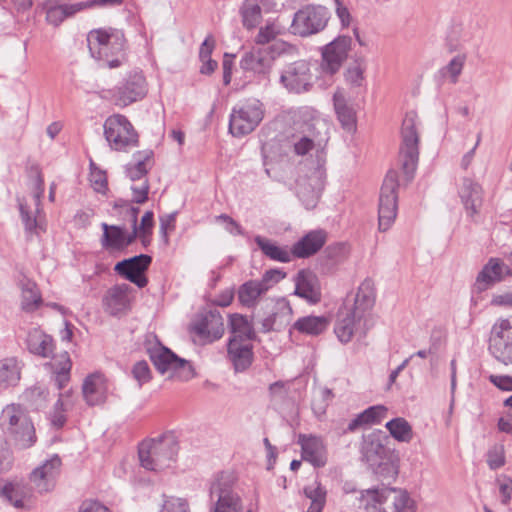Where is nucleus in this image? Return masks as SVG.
Instances as JSON below:
<instances>
[{
  "label": "nucleus",
  "instance_id": "37998d69",
  "mask_svg": "<svg viewBox=\"0 0 512 512\" xmlns=\"http://www.w3.org/2000/svg\"><path fill=\"white\" fill-rule=\"evenodd\" d=\"M20 377L21 367L16 358H5L0 361V388L16 386Z\"/></svg>",
  "mask_w": 512,
  "mask_h": 512
},
{
  "label": "nucleus",
  "instance_id": "a211bd4d",
  "mask_svg": "<svg viewBox=\"0 0 512 512\" xmlns=\"http://www.w3.org/2000/svg\"><path fill=\"white\" fill-rule=\"evenodd\" d=\"M151 262V256L140 254L118 262L114 270L137 287L144 288L148 284L145 272L148 270Z\"/></svg>",
  "mask_w": 512,
  "mask_h": 512
},
{
  "label": "nucleus",
  "instance_id": "79ce46f5",
  "mask_svg": "<svg viewBox=\"0 0 512 512\" xmlns=\"http://www.w3.org/2000/svg\"><path fill=\"white\" fill-rule=\"evenodd\" d=\"M102 245L105 248L121 249L132 243L131 233L127 234L121 226H102Z\"/></svg>",
  "mask_w": 512,
  "mask_h": 512
},
{
  "label": "nucleus",
  "instance_id": "1a4fd4ad",
  "mask_svg": "<svg viewBox=\"0 0 512 512\" xmlns=\"http://www.w3.org/2000/svg\"><path fill=\"white\" fill-rule=\"evenodd\" d=\"M419 142L415 116L407 114L402 122L400 147L402 170L407 181L414 178L419 160Z\"/></svg>",
  "mask_w": 512,
  "mask_h": 512
},
{
  "label": "nucleus",
  "instance_id": "c756f323",
  "mask_svg": "<svg viewBox=\"0 0 512 512\" xmlns=\"http://www.w3.org/2000/svg\"><path fill=\"white\" fill-rule=\"evenodd\" d=\"M131 287L128 284H117L109 288L103 297V307L112 316L124 312L129 305L128 292Z\"/></svg>",
  "mask_w": 512,
  "mask_h": 512
},
{
  "label": "nucleus",
  "instance_id": "20e7f679",
  "mask_svg": "<svg viewBox=\"0 0 512 512\" xmlns=\"http://www.w3.org/2000/svg\"><path fill=\"white\" fill-rule=\"evenodd\" d=\"M331 19L330 10L323 5L307 4L294 13L290 31L302 38L325 30Z\"/></svg>",
  "mask_w": 512,
  "mask_h": 512
},
{
  "label": "nucleus",
  "instance_id": "774afa93",
  "mask_svg": "<svg viewBox=\"0 0 512 512\" xmlns=\"http://www.w3.org/2000/svg\"><path fill=\"white\" fill-rule=\"evenodd\" d=\"M78 512H111L110 509L102 502L93 499L84 500L79 508Z\"/></svg>",
  "mask_w": 512,
  "mask_h": 512
},
{
  "label": "nucleus",
  "instance_id": "f3484780",
  "mask_svg": "<svg viewBox=\"0 0 512 512\" xmlns=\"http://www.w3.org/2000/svg\"><path fill=\"white\" fill-rule=\"evenodd\" d=\"M192 331L205 343H212L224 334V321L216 308L200 313L192 324Z\"/></svg>",
  "mask_w": 512,
  "mask_h": 512
},
{
  "label": "nucleus",
  "instance_id": "473e14b6",
  "mask_svg": "<svg viewBox=\"0 0 512 512\" xmlns=\"http://www.w3.org/2000/svg\"><path fill=\"white\" fill-rule=\"evenodd\" d=\"M154 151L152 149L139 150L133 153V158L136 160L134 164L128 163L125 165V174L133 182L146 177L152 168Z\"/></svg>",
  "mask_w": 512,
  "mask_h": 512
},
{
  "label": "nucleus",
  "instance_id": "4c0bfd02",
  "mask_svg": "<svg viewBox=\"0 0 512 512\" xmlns=\"http://www.w3.org/2000/svg\"><path fill=\"white\" fill-rule=\"evenodd\" d=\"M291 315L292 309L289 303L286 301L278 302L276 309L262 320L261 331L263 333H268L272 330H279L285 322L289 321Z\"/></svg>",
  "mask_w": 512,
  "mask_h": 512
},
{
  "label": "nucleus",
  "instance_id": "f704fd0d",
  "mask_svg": "<svg viewBox=\"0 0 512 512\" xmlns=\"http://www.w3.org/2000/svg\"><path fill=\"white\" fill-rule=\"evenodd\" d=\"M228 328L231 333L230 338L237 341L250 342L256 338L253 324L244 315L238 313L229 315Z\"/></svg>",
  "mask_w": 512,
  "mask_h": 512
},
{
  "label": "nucleus",
  "instance_id": "aec40b11",
  "mask_svg": "<svg viewBox=\"0 0 512 512\" xmlns=\"http://www.w3.org/2000/svg\"><path fill=\"white\" fill-rule=\"evenodd\" d=\"M291 119L293 129L302 134L320 137L321 131L326 129V123L320 117L319 112L308 106L299 107L295 110Z\"/></svg>",
  "mask_w": 512,
  "mask_h": 512
},
{
  "label": "nucleus",
  "instance_id": "c9c22d12",
  "mask_svg": "<svg viewBox=\"0 0 512 512\" xmlns=\"http://www.w3.org/2000/svg\"><path fill=\"white\" fill-rule=\"evenodd\" d=\"M387 409L382 405L370 406L352 419L344 433L354 432L357 429L371 424H379L386 415Z\"/></svg>",
  "mask_w": 512,
  "mask_h": 512
},
{
  "label": "nucleus",
  "instance_id": "a19ab883",
  "mask_svg": "<svg viewBox=\"0 0 512 512\" xmlns=\"http://www.w3.org/2000/svg\"><path fill=\"white\" fill-rule=\"evenodd\" d=\"M387 492L389 512H415V503L407 491L388 487Z\"/></svg>",
  "mask_w": 512,
  "mask_h": 512
},
{
  "label": "nucleus",
  "instance_id": "c85d7f7f",
  "mask_svg": "<svg viewBox=\"0 0 512 512\" xmlns=\"http://www.w3.org/2000/svg\"><path fill=\"white\" fill-rule=\"evenodd\" d=\"M0 425L4 433L18 434L15 425H22L27 433L32 432V422L25 410L18 404L7 405L0 415Z\"/></svg>",
  "mask_w": 512,
  "mask_h": 512
},
{
  "label": "nucleus",
  "instance_id": "864d4df0",
  "mask_svg": "<svg viewBox=\"0 0 512 512\" xmlns=\"http://www.w3.org/2000/svg\"><path fill=\"white\" fill-rule=\"evenodd\" d=\"M71 367L72 362L70 360L69 354L64 352L60 355V361L55 369L54 382L59 390L63 389L68 384L70 380Z\"/></svg>",
  "mask_w": 512,
  "mask_h": 512
},
{
  "label": "nucleus",
  "instance_id": "69168bd1",
  "mask_svg": "<svg viewBox=\"0 0 512 512\" xmlns=\"http://www.w3.org/2000/svg\"><path fill=\"white\" fill-rule=\"evenodd\" d=\"M45 12L46 20L54 26H59L65 20L57 2L47 3L45 5Z\"/></svg>",
  "mask_w": 512,
  "mask_h": 512
},
{
  "label": "nucleus",
  "instance_id": "bf43d9fd",
  "mask_svg": "<svg viewBox=\"0 0 512 512\" xmlns=\"http://www.w3.org/2000/svg\"><path fill=\"white\" fill-rule=\"evenodd\" d=\"M160 512H189V505L185 499L165 497Z\"/></svg>",
  "mask_w": 512,
  "mask_h": 512
},
{
  "label": "nucleus",
  "instance_id": "2eb2a0df",
  "mask_svg": "<svg viewBox=\"0 0 512 512\" xmlns=\"http://www.w3.org/2000/svg\"><path fill=\"white\" fill-rule=\"evenodd\" d=\"M148 92L146 78L141 71L129 72L113 89L115 104L126 107L142 100Z\"/></svg>",
  "mask_w": 512,
  "mask_h": 512
},
{
  "label": "nucleus",
  "instance_id": "5701e85b",
  "mask_svg": "<svg viewBox=\"0 0 512 512\" xmlns=\"http://www.w3.org/2000/svg\"><path fill=\"white\" fill-rule=\"evenodd\" d=\"M61 464V458L55 454L31 472L30 481L39 492H48L53 489Z\"/></svg>",
  "mask_w": 512,
  "mask_h": 512
},
{
  "label": "nucleus",
  "instance_id": "f03ea898",
  "mask_svg": "<svg viewBox=\"0 0 512 512\" xmlns=\"http://www.w3.org/2000/svg\"><path fill=\"white\" fill-rule=\"evenodd\" d=\"M291 49L292 45L288 42L277 39L266 47L252 48L245 52L240 59L239 66L246 77L249 74L258 82L268 83L275 59Z\"/></svg>",
  "mask_w": 512,
  "mask_h": 512
},
{
  "label": "nucleus",
  "instance_id": "a18cd8bd",
  "mask_svg": "<svg viewBox=\"0 0 512 512\" xmlns=\"http://www.w3.org/2000/svg\"><path fill=\"white\" fill-rule=\"evenodd\" d=\"M255 243L262 251V253L271 260L288 263L292 259L291 251L289 252L287 249L276 245L265 237L256 236Z\"/></svg>",
  "mask_w": 512,
  "mask_h": 512
},
{
  "label": "nucleus",
  "instance_id": "f8f14e48",
  "mask_svg": "<svg viewBox=\"0 0 512 512\" xmlns=\"http://www.w3.org/2000/svg\"><path fill=\"white\" fill-rule=\"evenodd\" d=\"M353 40L349 35H338L320 48L322 71L330 76L339 72L352 49Z\"/></svg>",
  "mask_w": 512,
  "mask_h": 512
},
{
  "label": "nucleus",
  "instance_id": "4be33fe9",
  "mask_svg": "<svg viewBox=\"0 0 512 512\" xmlns=\"http://www.w3.org/2000/svg\"><path fill=\"white\" fill-rule=\"evenodd\" d=\"M298 444L301 446L302 460L309 462L315 468H321L327 464V448L320 437L299 434Z\"/></svg>",
  "mask_w": 512,
  "mask_h": 512
},
{
  "label": "nucleus",
  "instance_id": "423d86ee",
  "mask_svg": "<svg viewBox=\"0 0 512 512\" xmlns=\"http://www.w3.org/2000/svg\"><path fill=\"white\" fill-rule=\"evenodd\" d=\"M103 128L105 139L115 151L126 152L130 147L139 146V134L125 115L109 116Z\"/></svg>",
  "mask_w": 512,
  "mask_h": 512
},
{
  "label": "nucleus",
  "instance_id": "393cba45",
  "mask_svg": "<svg viewBox=\"0 0 512 512\" xmlns=\"http://www.w3.org/2000/svg\"><path fill=\"white\" fill-rule=\"evenodd\" d=\"M387 437L382 432H373L364 437L361 448V459L368 466H375L377 461L390 456L389 449L385 446L384 440Z\"/></svg>",
  "mask_w": 512,
  "mask_h": 512
},
{
  "label": "nucleus",
  "instance_id": "7c9ffc66",
  "mask_svg": "<svg viewBox=\"0 0 512 512\" xmlns=\"http://www.w3.org/2000/svg\"><path fill=\"white\" fill-rule=\"evenodd\" d=\"M333 107L336 118L346 132H355L357 129V114L353 106L348 104L345 95L337 90L333 94Z\"/></svg>",
  "mask_w": 512,
  "mask_h": 512
},
{
  "label": "nucleus",
  "instance_id": "39448f33",
  "mask_svg": "<svg viewBox=\"0 0 512 512\" xmlns=\"http://www.w3.org/2000/svg\"><path fill=\"white\" fill-rule=\"evenodd\" d=\"M88 47L93 57H124L126 38L122 30L116 28H99L91 30L87 36Z\"/></svg>",
  "mask_w": 512,
  "mask_h": 512
},
{
  "label": "nucleus",
  "instance_id": "58836bf2",
  "mask_svg": "<svg viewBox=\"0 0 512 512\" xmlns=\"http://www.w3.org/2000/svg\"><path fill=\"white\" fill-rule=\"evenodd\" d=\"M267 291L265 284L259 280H249L239 286L238 300L242 306L252 308L256 305L258 298Z\"/></svg>",
  "mask_w": 512,
  "mask_h": 512
},
{
  "label": "nucleus",
  "instance_id": "412c9836",
  "mask_svg": "<svg viewBox=\"0 0 512 512\" xmlns=\"http://www.w3.org/2000/svg\"><path fill=\"white\" fill-rule=\"evenodd\" d=\"M328 233L321 228L311 230L291 247V254L298 259H307L317 254L326 244Z\"/></svg>",
  "mask_w": 512,
  "mask_h": 512
},
{
  "label": "nucleus",
  "instance_id": "7ed1b4c3",
  "mask_svg": "<svg viewBox=\"0 0 512 512\" xmlns=\"http://www.w3.org/2000/svg\"><path fill=\"white\" fill-rule=\"evenodd\" d=\"M178 441L172 434L142 441L138 447V456L143 468L161 471L175 462L178 454Z\"/></svg>",
  "mask_w": 512,
  "mask_h": 512
},
{
  "label": "nucleus",
  "instance_id": "c03bdc74",
  "mask_svg": "<svg viewBox=\"0 0 512 512\" xmlns=\"http://www.w3.org/2000/svg\"><path fill=\"white\" fill-rule=\"evenodd\" d=\"M239 15L243 27L247 30L255 29L263 19L261 6L251 0H244L239 8Z\"/></svg>",
  "mask_w": 512,
  "mask_h": 512
},
{
  "label": "nucleus",
  "instance_id": "a878e982",
  "mask_svg": "<svg viewBox=\"0 0 512 512\" xmlns=\"http://www.w3.org/2000/svg\"><path fill=\"white\" fill-rule=\"evenodd\" d=\"M507 264L499 258H490L478 273L473 291L482 292L496 282H500L506 275Z\"/></svg>",
  "mask_w": 512,
  "mask_h": 512
},
{
  "label": "nucleus",
  "instance_id": "6e6552de",
  "mask_svg": "<svg viewBox=\"0 0 512 512\" xmlns=\"http://www.w3.org/2000/svg\"><path fill=\"white\" fill-rule=\"evenodd\" d=\"M488 352L497 362L512 365V316L495 320L489 332Z\"/></svg>",
  "mask_w": 512,
  "mask_h": 512
},
{
  "label": "nucleus",
  "instance_id": "ddd939ff",
  "mask_svg": "<svg viewBox=\"0 0 512 512\" xmlns=\"http://www.w3.org/2000/svg\"><path fill=\"white\" fill-rule=\"evenodd\" d=\"M147 353L157 371L164 374L168 371L174 373L183 370V378L190 379L194 376V369L187 360L177 356L172 350L162 345L159 341L147 347Z\"/></svg>",
  "mask_w": 512,
  "mask_h": 512
},
{
  "label": "nucleus",
  "instance_id": "3c124183",
  "mask_svg": "<svg viewBox=\"0 0 512 512\" xmlns=\"http://www.w3.org/2000/svg\"><path fill=\"white\" fill-rule=\"evenodd\" d=\"M385 427L397 441L409 442L413 437L412 427L404 418H394L388 421Z\"/></svg>",
  "mask_w": 512,
  "mask_h": 512
},
{
  "label": "nucleus",
  "instance_id": "09e8293b",
  "mask_svg": "<svg viewBox=\"0 0 512 512\" xmlns=\"http://www.w3.org/2000/svg\"><path fill=\"white\" fill-rule=\"evenodd\" d=\"M303 492L311 500L307 512H322L326 503L327 492L321 483L315 481L313 484L305 486Z\"/></svg>",
  "mask_w": 512,
  "mask_h": 512
},
{
  "label": "nucleus",
  "instance_id": "bb28decb",
  "mask_svg": "<svg viewBox=\"0 0 512 512\" xmlns=\"http://www.w3.org/2000/svg\"><path fill=\"white\" fill-rule=\"evenodd\" d=\"M227 355L235 371L243 372L247 370L253 362V345L247 341H237L234 338H229Z\"/></svg>",
  "mask_w": 512,
  "mask_h": 512
},
{
  "label": "nucleus",
  "instance_id": "9b49d317",
  "mask_svg": "<svg viewBox=\"0 0 512 512\" xmlns=\"http://www.w3.org/2000/svg\"><path fill=\"white\" fill-rule=\"evenodd\" d=\"M234 478L228 473H221L210 487V496L217 498L211 512H243L242 501L233 489Z\"/></svg>",
  "mask_w": 512,
  "mask_h": 512
},
{
  "label": "nucleus",
  "instance_id": "13d9d810",
  "mask_svg": "<svg viewBox=\"0 0 512 512\" xmlns=\"http://www.w3.org/2000/svg\"><path fill=\"white\" fill-rule=\"evenodd\" d=\"M357 64L349 66L344 72L345 81L352 87H360L364 81V68L360 66L358 60L355 61Z\"/></svg>",
  "mask_w": 512,
  "mask_h": 512
},
{
  "label": "nucleus",
  "instance_id": "680f3d73",
  "mask_svg": "<svg viewBox=\"0 0 512 512\" xmlns=\"http://www.w3.org/2000/svg\"><path fill=\"white\" fill-rule=\"evenodd\" d=\"M466 57L464 55H457L451 59V61L445 66V70L451 76V82L455 84L458 81V77L462 72Z\"/></svg>",
  "mask_w": 512,
  "mask_h": 512
},
{
  "label": "nucleus",
  "instance_id": "8fccbe9b",
  "mask_svg": "<svg viewBox=\"0 0 512 512\" xmlns=\"http://www.w3.org/2000/svg\"><path fill=\"white\" fill-rule=\"evenodd\" d=\"M73 392L69 390L65 393H61L57 402L55 403L54 412L52 415V425L56 428H61L67 421V418L64 414L70 407L73 406Z\"/></svg>",
  "mask_w": 512,
  "mask_h": 512
},
{
  "label": "nucleus",
  "instance_id": "052dcab7",
  "mask_svg": "<svg viewBox=\"0 0 512 512\" xmlns=\"http://www.w3.org/2000/svg\"><path fill=\"white\" fill-rule=\"evenodd\" d=\"M275 26L273 23H267L265 26L260 27L258 34L255 37V43L258 45L269 44L276 38Z\"/></svg>",
  "mask_w": 512,
  "mask_h": 512
},
{
  "label": "nucleus",
  "instance_id": "603ef678",
  "mask_svg": "<svg viewBox=\"0 0 512 512\" xmlns=\"http://www.w3.org/2000/svg\"><path fill=\"white\" fill-rule=\"evenodd\" d=\"M368 467L381 481H388V483H390V480H395L398 474L397 466L392 461L391 455L377 461L375 466Z\"/></svg>",
  "mask_w": 512,
  "mask_h": 512
},
{
  "label": "nucleus",
  "instance_id": "5fc2aeb1",
  "mask_svg": "<svg viewBox=\"0 0 512 512\" xmlns=\"http://www.w3.org/2000/svg\"><path fill=\"white\" fill-rule=\"evenodd\" d=\"M15 430L18 434L14 433H4L6 437L14 443L16 447L19 449H26L31 447L36 441L35 429L32 425V432L26 434V430L22 427V425H15Z\"/></svg>",
  "mask_w": 512,
  "mask_h": 512
},
{
  "label": "nucleus",
  "instance_id": "e433bc0d",
  "mask_svg": "<svg viewBox=\"0 0 512 512\" xmlns=\"http://www.w3.org/2000/svg\"><path fill=\"white\" fill-rule=\"evenodd\" d=\"M21 289V308L25 312H34L42 304L41 293L36 283L28 278L19 282Z\"/></svg>",
  "mask_w": 512,
  "mask_h": 512
},
{
  "label": "nucleus",
  "instance_id": "338daca9",
  "mask_svg": "<svg viewBox=\"0 0 512 512\" xmlns=\"http://www.w3.org/2000/svg\"><path fill=\"white\" fill-rule=\"evenodd\" d=\"M26 398L33 402V405L36 408H40L43 406V403L46 401V397L48 395V392L40 387H33L29 391L25 393Z\"/></svg>",
  "mask_w": 512,
  "mask_h": 512
},
{
  "label": "nucleus",
  "instance_id": "4d7b16f0",
  "mask_svg": "<svg viewBox=\"0 0 512 512\" xmlns=\"http://www.w3.org/2000/svg\"><path fill=\"white\" fill-rule=\"evenodd\" d=\"M131 373L139 387H142L152 379L151 369L145 360L136 362L132 367Z\"/></svg>",
  "mask_w": 512,
  "mask_h": 512
},
{
  "label": "nucleus",
  "instance_id": "cd10ccee",
  "mask_svg": "<svg viewBox=\"0 0 512 512\" xmlns=\"http://www.w3.org/2000/svg\"><path fill=\"white\" fill-rule=\"evenodd\" d=\"M107 380L101 373L88 375L82 385V394L89 406L103 404L107 398Z\"/></svg>",
  "mask_w": 512,
  "mask_h": 512
},
{
  "label": "nucleus",
  "instance_id": "72a5a7b5",
  "mask_svg": "<svg viewBox=\"0 0 512 512\" xmlns=\"http://www.w3.org/2000/svg\"><path fill=\"white\" fill-rule=\"evenodd\" d=\"M27 347L30 353L48 358L52 356L54 343L51 336L39 329H32L27 335Z\"/></svg>",
  "mask_w": 512,
  "mask_h": 512
},
{
  "label": "nucleus",
  "instance_id": "49530a36",
  "mask_svg": "<svg viewBox=\"0 0 512 512\" xmlns=\"http://www.w3.org/2000/svg\"><path fill=\"white\" fill-rule=\"evenodd\" d=\"M140 209L133 206L131 202L124 199L114 201L111 215L124 222V224H138V214Z\"/></svg>",
  "mask_w": 512,
  "mask_h": 512
},
{
  "label": "nucleus",
  "instance_id": "f257e3e1",
  "mask_svg": "<svg viewBox=\"0 0 512 512\" xmlns=\"http://www.w3.org/2000/svg\"><path fill=\"white\" fill-rule=\"evenodd\" d=\"M376 292L374 282L366 278L357 292L348 295L338 311L334 333L338 340L349 343L353 338L362 340L373 326L371 311L375 305Z\"/></svg>",
  "mask_w": 512,
  "mask_h": 512
},
{
  "label": "nucleus",
  "instance_id": "6e6d98bb",
  "mask_svg": "<svg viewBox=\"0 0 512 512\" xmlns=\"http://www.w3.org/2000/svg\"><path fill=\"white\" fill-rule=\"evenodd\" d=\"M463 25L461 23H453L446 35L447 50L452 53L458 51L461 47V42L466 39L463 38Z\"/></svg>",
  "mask_w": 512,
  "mask_h": 512
},
{
  "label": "nucleus",
  "instance_id": "0e129e2a",
  "mask_svg": "<svg viewBox=\"0 0 512 512\" xmlns=\"http://www.w3.org/2000/svg\"><path fill=\"white\" fill-rule=\"evenodd\" d=\"M90 181L96 192L105 193L108 190L107 174L104 170L101 169L90 173Z\"/></svg>",
  "mask_w": 512,
  "mask_h": 512
},
{
  "label": "nucleus",
  "instance_id": "2f4dec72",
  "mask_svg": "<svg viewBox=\"0 0 512 512\" xmlns=\"http://www.w3.org/2000/svg\"><path fill=\"white\" fill-rule=\"evenodd\" d=\"M388 486L382 488H371L361 491L359 497L360 507L366 512H389L388 504Z\"/></svg>",
  "mask_w": 512,
  "mask_h": 512
},
{
  "label": "nucleus",
  "instance_id": "e2e57ef3",
  "mask_svg": "<svg viewBox=\"0 0 512 512\" xmlns=\"http://www.w3.org/2000/svg\"><path fill=\"white\" fill-rule=\"evenodd\" d=\"M57 5L60 7L61 13L65 20L67 18L73 17L76 13H78L86 8H90L88 0L84 1V2L73 3V4L57 2Z\"/></svg>",
  "mask_w": 512,
  "mask_h": 512
},
{
  "label": "nucleus",
  "instance_id": "dca6fc26",
  "mask_svg": "<svg viewBox=\"0 0 512 512\" xmlns=\"http://www.w3.org/2000/svg\"><path fill=\"white\" fill-rule=\"evenodd\" d=\"M311 79L310 64L305 60H298L285 66L279 81L288 92L300 94L312 88Z\"/></svg>",
  "mask_w": 512,
  "mask_h": 512
},
{
  "label": "nucleus",
  "instance_id": "ea45409f",
  "mask_svg": "<svg viewBox=\"0 0 512 512\" xmlns=\"http://www.w3.org/2000/svg\"><path fill=\"white\" fill-rule=\"evenodd\" d=\"M328 325L327 317L309 315L299 318L293 324V328L303 334L318 336L328 328Z\"/></svg>",
  "mask_w": 512,
  "mask_h": 512
},
{
  "label": "nucleus",
  "instance_id": "de8ad7c7",
  "mask_svg": "<svg viewBox=\"0 0 512 512\" xmlns=\"http://www.w3.org/2000/svg\"><path fill=\"white\" fill-rule=\"evenodd\" d=\"M25 495L24 488L20 484L0 481V497L15 508L24 507Z\"/></svg>",
  "mask_w": 512,
  "mask_h": 512
},
{
  "label": "nucleus",
  "instance_id": "6ab92c4d",
  "mask_svg": "<svg viewBox=\"0 0 512 512\" xmlns=\"http://www.w3.org/2000/svg\"><path fill=\"white\" fill-rule=\"evenodd\" d=\"M458 194L467 216L471 221L477 222V216L483 206L482 186L472 178L464 177Z\"/></svg>",
  "mask_w": 512,
  "mask_h": 512
},
{
  "label": "nucleus",
  "instance_id": "9d476101",
  "mask_svg": "<svg viewBox=\"0 0 512 512\" xmlns=\"http://www.w3.org/2000/svg\"><path fill=\"white\" fill-rule=\"evenodd\" d=\"M264 117L263 104L258 99H249L232 109L229 119V132L235 137L250 134Z\"/></svg>",
  "mask_w": 512,
  "mask_h": 512
},
{
  "label": "nucleus",
  "instance_id": "0eeeda50",
  "mask_svg": "<svg viewBox=\"0 0 512 512\" xmlns=\"http://www.w3.org/2000/svg\"><path fill=\"white\" fill-rule=\"evenodd\" d=\"M323 150L316 151L315 165L310 168V174L297 184V196L306 209L314 208L325 186L326 170Z\"/></svg>",
  "mask_w": 512,
  "mask_h": 512
},
{
  "label": "nucleus",
  "instance_id": "b1692460",
  "mask_svg": "<svg viewBox=\"0 0 512 512\" xmlns=\"http://www.w3.org/2000/svg\"><path fill=\"white\" fill-rule=\"evenodd\" d=\"M295 295L305 299L310 304L321 301L320 281L311 270H300L295 278Z\"/></svg>",
  "mask_w": 512,
  "mask_h": 512
},
{
  "label": "nucleus",
  "instance_id": "4468645a",
  "mask_svg": "<svg viewBox=\"0 0 512 512\" xmlns=\"http://www.w3.org/2000/svg\"><path fill=\"white\" fill-rule=\"evenodd\" d=\"M398 172L389 170L383 180L378 206V224L394 222L398 209Z\"/></svg>",
  "mask_w": 512,
  "mask_h": 512
}]
</instances>
